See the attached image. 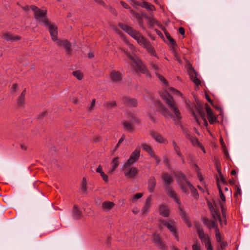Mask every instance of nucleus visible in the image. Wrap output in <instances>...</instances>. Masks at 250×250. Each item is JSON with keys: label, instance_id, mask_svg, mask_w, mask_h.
<instances>
[{"label": "nucleus", "instance_id": "obj_33", "mask_svg": "<svg viewBox=\"0 0 250 250\" xmlns=\"http://www.w3.org/2000/svg\"><path fill=\"white\" fill-rule=\"evenodd\" d=\"M144 48H145L147 52L150 54L151 56L154 57H157V54L156 53L155 50L153 46L151 44L150 42L146 45Z\"/></svg>", "mask_w": 250, "mask_h": 250}, {"label": "nucleus", "instance_id": "obj_11", "mask_svg": "<svg viewBox=\"0 0 250 250\" xmlns=\"http://www.w3.org/2000/svg\"><path fill=\"white\" fill-rule=\"evenodd\" d=\"M130 13L132 14L134 18L137 20L139 26L143 29H145L143 18H145V16H144V14H146L145 12H141L139 13L132 9L130 10Z\"/></svg>", "mask_w": 250, "mask_h": 250}, {"label": "nucleus", "instance_id": "obj_40", "mask_svg": "<svg viewBox=\"0 0 250 250\" xmlns=\"http://www.w3.org/2000/svg\"><path fill=\"white\" fill-rule=\"evenodd\" d=\"M215 167L218 174H221V165L220 161L217 159H214Z\"/></svg>", "mask_w": 250, "mask_h": 250}, {"label": "nucleus", "instance_id": "obj_21", "mask_svg": "<svg viewBox=\"0 0 250 250\" xmlns=\"http://www.w3.org/2000/svg\"><path fill=\"white\" fill-rule=\"evenodd\" d=\"M144 16H145V19L148 20L147 24L148 25L149 28H152L154 24L157 25L160 28L162 27V24L160 23L156 19L153 18H150L146 14H144Z\"/></svg>", "mask_w": 250, "mask_h": 250}, {"label": "nucleus", "instance_id": "obj_49", "mask_svg": "<svg viewBox=\"0 0 250 250\" xmlns=\"http://www.w3.org/2000/svg\"><path fill=\"white\" fill-rule=\"evenodd\" d=\"M208 119L209 124L211 125L213 124L214 123L218 122L214 114L213 115L208 116Z\"/></svg>", "mask_w": 250, "mask_h": 250}, {"label": "nucleus", "instance_id": "obj_43", "mask_svg": "<svg viewBox=\"0 0 250 250\" xmlns=\"http://www.w3.org/2000/svg\"><path fill=\"white\" fill-rule=\"evenodd\" d=\"M87 181L85 177H83L82 183L81 184V189L83 192H85L87 190Z\"/></svg>", "mask_w": 250, "mask_h": 250}, {"label": "nucleus", "instance_id": "obj_54", "mask_svg": "<svg viewBox=\"0 0 250 250\" xmlns=\"http://www.w3.org/2000/svg\"><path fill=\"white\" fill-rule=\"evenodd\" d=\"M172 52L173 54L174 55V56L175 57L176 61L178 62L179 63H181L182 61L180 58L179 57L178 54L177 52L176 49H173V50H172Z\"/></svg>", "mask_w": 250, "mask_h": 250}, {"label": "nucleus", "instance_id": "obj_24", "mask_svg": "<svg viewBox=\"0 0 250 250\" xmlns=\"http://www.w3.org/2000/svg\"><path fill=\"white\" fill-rule=\"evenodd\" d=\"M195 100L196 104L199 107L198 108H197V111H198V113L200 114V115L201 116L202 119L204 120V125L205 126H207L208 125V122H207L206 119H205V118L204 117L205 113H204V111H203L202 105H201L200 102H199V100H198V99L197 97H195Z\"/></svg>", "mask_w": 250, "mask_h": 250}, {"label": "nucleus", "instance_id": "obj_1", "mask_svg": "<svg viewBox=\"0 0 250 250\" xmlns=\"http://www.w3.org/2000/svg\"><path fill=\"white\" fill-rule=\"evenodd\" d=\"M118 25L132 38L136 40L140 45H143L144 47L147 44L148 45V43L150 42L142 35L139 31H137L130 26L121 22H119Z\"/></svg>", "mask_w": 250, "mask_h": 250}, {"label": "nucleus", "instance_id": "obj_17", "mask_svg": "<svg viewBox=\"0 0 250 250\" xmlns=\"http://www.w3.org/2000/svg\"><path fill=\"white\" fill-rule=\"evenodd\" d=\"M124 104L128 107H136L138 105V102L136 99L124 97L122 98Z\"/></svg>", "mask_w": 250, "mask_h": 250}, {"label": "nucleus", "instance_id": "obj_18", "mask_svg": "<svg viewBox=\"0 0 250 250\" xmlns=\"http://www.w3.org/2000/svg\"><path fill=\"white\" fill-rule=\"evenodd\" d=\"M1 38L7 42H15L21 40V37L18 35H13L9 32H6L2 34Z\"/></svg>", "mask_w": 250, "mask_h": 250}, {"label": "nucleus", "instance_id": "obj_32", "mask_svg": "<svg viewBox=\"0 0 250 250\" xmlns=\"http://www.w3.org/2000/svg\"><path fill=\"white\" fill-rule=\"evenodd\" d=\"M122 125L125 130L130 132H133L134 131V128L133 125L129 122L123 121L122 122Z\"/></svg>", "mask_w": 250, "mask_h": 250}, {"label": "nucleus", "instance_id": "obj_2", "mask_svg": "<svg viewBox=\"0 0 250 250\" xmlns=\"http://www.w3.org/2000/svg\"><path fill=\"white\" fill-rule=\"evenodd\" d=\"M30 8L34 12V17L36 21H38L43 25L48 24L49 21L47 16V10H42L35 5L30 6Z\"/></svg>", "mask_w": 250, "mask_h": 250}, {"label": "nucleus", "instance_id": "obj_28", "mask_svg": "<svg viewBox=\"0 0 250 250\" xmlns=\"http://www.w3.org/2000/svg\"><path fill=\"white\" fill-rule=\"evenodd\" d=\"M210 212L213 219L215 220L218 219L220 225L221 226H222L223 221L221 217L220 214L219 213V211L218 210L215 209L213 210H211Z\"/></svg>", "mask_w": 250, "mask_h": 250}, {"label": "nucleus", "instance_id": "obj_53", "mask_svg": "<svg viewBox=\"0 0 250 250\" xmlns=\"http://www.w3.org/2000/svg\"><path fill=\"white\" fill-rule=\"evenodd\" d=\"M161 29L164 31L166 38L167 39V40L169 41L172 38L170 36L169 33L167 32L166 28L162 26V27L161 28Z\"/></svg>", "mask_w": 250, "mask_h": 250}, {"label": "nucleus", "instance_id": "obj_45", "mask_svg": "<svg viewBox=\"0 0 250 250\" xmlns=\"http://www.w3.org/2000/svg\"><path fill=\"white\" fill-rule=\"evenodd\" d=\"M163 163L166 166L167 168L169 169L170 168V164L168 158L166 155H165L163 157Z\"/></svg>", "mask_w": 250, "mask_h": 250}, {"label": "nucleus", "instance_id": "obj_38", "mask_svg": "<svg viewBox=\"0 0 250 250\" xmlns=\"http://www.w3.org/2000/svg\"><path fill=\"white\" fill-rule=\"evenodd\" d=\"M112 167L111 168V171H113L115 170V169L118 167L119 163V158L118 157H115L111 161Z\"/></svg>", "mask_w": 250, "mask_h": 250}, {"label": "nucleus", "instance_id": "obj_62", "mask_svg": "<svg viewBox=\"0 0 250 250\" xmlns=\"http://www.w3.org/2000/svg\"><path fill=\"white\" fill-rule=\"evenodd\" d=\"M152 158L155 159L157 165H158L160 163V159L159 156L154 153L151 156Z\"/></svg>", "mask_w": 250, "mask_h": 250}, {"label": "nucleus", "instance_id": "obj_8", "mask_svg": "<svg viewBox=\"0 0 250 250\" xmlns=\"http://www.w3.org/2000/svg\"><path fill=\"white\" fill-rule=\"evenodd\" d=\"M152 242L160 250H167V248L162 240L160 234L154 233L152 235Z\"/></svg>", "mask_w": 250, "mask_h": 250}, {"label": "nucleus", "instance_id": "obj_5", "mask_svg": "<svg viewBox=\"0 0 250 250\" xmlns=\"http://www.w3.org/2000/svg\"><path fill=\"white\" fill-rule=\"evenodd\" d=\"M159 222L170 232L175 239L179 241L177 228L175 225V222L173 220H169L168 221L164 219H160Z\"/></svg>", "mask_w": 250, "mask_h": 250}, {"label": "nucleus", "instance_id": "obj_42", "mask_svg": "<svg viewBox=\"0 0 250 250\" xmlns=\"http://www.w3.org/2000/svg\"><path fill=\"white\" fill-rule=\"evenodd\" d=\"M17 103L19 107H23L25 104V97L20 96L17 99Z\"/></svg>", "mask_w": 250, "mask_h": 250}, {"label": "nucleus", "instance_id": "obj_14", "mask_svg": "<svg viewBox=\"0 0 250 250\" xmlns=\"http://www.w3.org/2000/svg\"><path fill=\"white\" fill-rule=\"evenodd\" d=\"M149 133L152 138L156 142L159 143H163L165 144L168 143L167 140L164 138L160 133L157 132V131L153 130H150Z\"/></svg>", "mask_w": 250, "mask_h": 250}, {"label": "nucleus", "instance_id": "obj_35", "mask_svg": "<svg viewBox=\"0 0 250 250\" xmlns=\"http://www.w3.org/2000/svg\"><path fill=\"white\" fill-rule=\"evenodd\" d=\"M217 187L218 189L220 197L221 200L223 202H225L226 201V199L225 196L224 195V194L223 192V191L221 188V186L219 184V180H218V178H217Z\"/></svg>", "mask_w": 250, "mask_h": 250}, {"label": "nucleus", "instance_id": "obj_6", "mask_svg": "<svg viewBox=\"0 0 250 250\" xmlns=\"http://www.w3.org/2000/svg\"><path fill=\"white\" fill-rule=\"evenodd\" d=\"M140 151L139 148H136L135 150L131 153L129 159L124 165V168L129 167L139 159L140 155Z\"/></svg>", "mask_w": 250, "mask_h": 250}, {"label": "nucleus", "instance_id": "obj_41", "mask_svg": "<svg viewBox=\"0 0 250 250\" xmlns=\"http://www.w3.org/2000/svg\"><path fill=\"white\" fill-rule=\"evenodd\" d=\"M72 75L79 80H82L83 78V74L80 70L73 71Z\"/></svg>", "mask_w": 250, "mask_h": 250}, {"label": "nucleus", "instance_id": "obj_20", "mask_svg": "<svg viewBox=\"0 0 250 250\" xmlns=\"http://www.w3.org/2000/svg\"><path fill=\"white\" fill-rule=\"evenodd\" d=\"M183 133L186 136V138L188 140H190L191 144L194 146H198L199 145H201V143L198 141V139L196 137L193 136L190 133H189L187 130H184Z\"/></svg>", "mask_w": 250, "mask_h": 250}, {"label": "nucleus", "instance_id": "obj_34", "mask_svg": "<svg viewBox=\"0 0 250 250\" xmlns=\"http://www.w3.org/2000/svg\"><path fill=\"white\" fill-rule=\"evenodd\" d=\"M141 7L149 11H154L156 10L154 5L147 1H143L141 2Z\"/></svg>", "mask_w": 250, "mask_h": 250}, {"label": "nucleus", "instance_id": "obj_57", "mask_svg": "<svg viewBox=\"0 0 250 250\" xmlns=\"http://www.w3.org/2000/svg\"><path fill=\"white\" fill-rule=\"evenodd\" d=\"M205 246L207 250H213L212 248L210 240L208 239V242L205 243Z\"/></svg>", "mask_w": 250, "mask_h": 250}, {"label": "nucleus", "instance_id": "obj_36", "mask_svg": "<svg viewBox=\"0 0 250 250\" xmlns=\"http://www.w3.org/2000/svg\"><path fill=\"white\" fill-rule=\"evenodd\" d=\"M178 185L179 186V188L183 193H185L186 194H188L189 193V191L187 186L188 185L186 182L182 183L179 182Z\"/></svg>", "mask_w": 250, "mask_h": 250}, {"label": "nucleus", "instance_id": "obj_59", "mask_svg": "<svg viewBox=\"0 0 250 250\" xmlns=\"http://www.w3.org/2000/svg\"><path fill=\"white\" fill-rule=\"evenodd\" d=\"M116 106V102L113 101L112 102H107L106 103V106L107 108H112Z\"/></svg>", "mask_w": 250, "mask_h": 250}, {"label": "nucleus", "instance_id": "obj_30", "mask_svg": "<svg viewBox=\"0 0 250 250\" xmlns=\"http://www.w3.org/2000/svg\"><path fill=\"white\" fill-rule=\"evenodd\" d=\"M188 187L189 188L192 196L194 197L195 200H197L199 198V193L197 189L192 185L190 182H188Z\"/></svg>", "mask_w": 250, "mask_h": 250}, {"label": "nucleus", "instance_id": "obj_61", "mask_svg": "<svg viewBox=\"0 0 250 250\" xmlns=\"http://www.w3.org/2000/svg\"><path fill=\"white\" fill-rule=\"evenodd\" d=\"M207 206L208 207V209L210 211L211 210H213L215 209V208H214L212 204L211 203V202L209 200L207 201Z\"/></svg>", "mask_w": 250, "mask_h": 250}, {"label": "nucleus", "instance_id": "obj_39", "mask_svg": "<svg viewBox=\"0 0 250 250\" xmlns=\"http://www.w3.org/2000/svg\"><path fill=\"white\" fill-rule=\"evenodd\" d=\"M114 204L110 201H104L102 203V207L105 209H110L113 208Z\"/></svg>", "mask_w": 250, "mask_h": 250}, {"label": "nucleus", "instance_id": "obj_56", "mask_svg": "<svg viewBox=\"0 0 250 250\" xmlns=\"http://www.w3.org/2000/svg\"><path fill=\"white\" fill-rule=\"evenodd\" d=\"M100 175L101 176L102 179L104 181L105 183H107L109 181L108 180V176L106 174H105L104 172H101V174H100Z\"/></svg>", "mask_w": 250, "mask_h": 250}, {"label": "nucleus", "instance_id": "obj_22", "mask_svg": "<svg viewBox=\"0 0 250 250\" xmlns=\"http://www.w3.org/2000/svg\"><path fill=\"white\" fill-rule=\"evenodd\" d=\"M157 105L159 106V110L160 111L162 115L164 116H166L167 115H168L170 116H172V115L170 112L168 110L167 108L165 106L164 104H163L160 101L158 100L156 101Z\"/></svg>", "mask_w": 250, "mask_h": 250}, {"label": "nucleus", "instance_id": "obj_55", "mask_svg": "<svg viewBox=\"0 0 250 250\" xmlns=\"http://www.w3.org/2000/svg\"><path fill=\"white\" fill-rule=\"evenodd\" d=\"M228 246V243L226 241H222L220 243V247L218 246L220 250H226V248Z\"/></svg>", "mask_w": 250, "mask_h": 250}, {"label": "nucleus", "instance_id": "obj_23", "mask_svg": "<svg viewBox=\"0 0 250 250\" xmlns=\"http://www.w3.org/2000/svg\"><path fill=\"white\" fill-rule=\"evenodd\" d=\"M170 210L167 206L161 204L159 208V214L165 217H167L169 215Z\"/></svg>", "mask_w": 250, "mask_h": 250}, {"label": "nucleus", "instance_id": "obj_12", "mask_svg": "<svg viewBox=\"0 0 250 250\" xmlns=\"http://www.w3.org/2000/svg\"><path fill=\"white\" fill-rule=\"evenodd\" d=\"M135 65L136 67L135 71L137 73L139 71L140 73L146 75V77L151 78V75L149 72L148 69L142 62L140 61L136 62Z\"/></svg>", "mask_w": 250, "mask_h": 250}, {"label": "nucleus", "instance_id": "obj_7", "mask_svg": "<svg viewBox=\"0 0 250 250\" xmlns=\"http://www.w3.org/2000/svg\"><path fill=\"white\" fill-rule=\"evenodd\" d=\"M187 71L190 80L194 83L196 86L200 85L201 83V80L197 78L198 73L195 71L191 64H190L189 65Z\"/></svg>", "mask_w": 250, "mask_h": 250}, {"label": "nucleus", "instance_id": "obj_29", "mask_svg": "<svg viewBox=\"0 0 250 250\" xmlns=\"http://www.w3.org/2000/svg\"><path fill=\"white\" fill-rule=\"evenodd\" d=\"M152 201V197L150 195L148 196L145 203V205L142 208V211L143 214H145L148 211L149 208L151 206V202Z\"/></svg>", "mask_w": 250, "mask_h": 250}, {"label": "nucleus", "instance_id": "obj_46", "mask_svg": "<svg viewBox=\"0 0 250 250\" xmlns=\"http://www.w3.org/2000/svg\"><path fill=\"white\" fill-rule=\"evenodd\" d=\"M219 205L220 206L221 212L222 214V217L225 218V216H227V208L224 206L223 203L222 202H220Z\"/></svg>", "mask_w": 250, "mask_h": 250}, {"label": "nucleus", "instance_id": "obj_37", "mask_svg": "<svg viewBox=\"0 0 250 250\" xmlns=\"http://www.w3.org/2000/svg\"><path fill=\"white\" fill-rule=\"evenodd\" d=\"M142 147L143 149L147 153H148L150 156H151L154 153H155L153 150L152 147L148 145L143 144L142 145Z\"/></svg>", "mask_w": 250, "mask_h": 250}, {"label": "nucleus", "instance_id": "obj_9", "mask_svg": "<svg viewBox=\"0 0 250 250\" xmlns=\"http://www.w3.org/2000/svg\"><path fill=\"white\" fill-rule=\"evenodd\" d=\"M45 27L48 28V31L49 32L51 39L53 41H57L58 39V27L54 23H51L49 21L48 24L46 25L45 24L43 25Z\"/></svg>", "mask_w": 250, "mask_h": 250}, {"label": "nucleus", "instance_id": "obj_51", "mask_svg": "<svg viewBox=\"0 0 250 250\" xmlns=\"http://www.w3.org/2000/svg\"><path fill=\"white\" fill-rule=\"evenodd\" d=\"M169 41V46L170 47H171V50H173V49H175V47L177 46V44L175 42V41L173 39H171Z\"/></svg>", "mask_w": 250, "mask_h": 250}, {"label": "nucleus", "instance_id": "obj_10", "mask_svg": "<svg viewBox=\"0 0 250 250\" xmlns=\"http://www.w3.org/2000/svg\"><path fill=\"white\" fill-rule=\"evenodd\" d=\"M56 43L59 46H63L65 50L66 53L68 55L71 54V43L67 40H60L58 39L56 41Z\"/></svg>", "mask_w": 250, "mask_h": 250}, {"label": "nucleus", "instance_id": "obj_27", "mask_svg": "<svg viewBox=\"0 0 250 250\" xmlns=\"http://www.w3.org/2000/svg\"><path fill=\"white\" fill-rule=\"evenodd\" d=\"M72 217L76 220H80L83 217L81 210L76 205H74L72 209Z\"/></svg>", "mask_w": 250, "mask_h": 250}, {"label": "nucleus", "instance_id": "obj_31", "mask_svg": "<svg viewBox=\"0 0 250 250\" xmlns=\"http://www.w3.org/2000/svg\"><path fill=\"white\" fill-rule=\"evenodd\" d=\"M164 100L166 103L171 109L176 106L173 97L169 94H168V96L167 97H165L164 98Z\"/></svg>", "mask_w": 250, "mask_h": 250}, {"label": "nucleus", "instance_id": "obj_19", "mask_svg": "<svg viewBox=\"0 0 250 250\" xmlns=\"http://www.w3.org/2000/svg\"><path fill=\"white\" fill-rule=\"evenodd\" d=\"M110 78L111 80L115 83H118L122 82L123 76L120 71L112 70L110 73Z\"/></svg>", "mask_w": 250, "mask_h": 250}, {"label": "nucleus", "instance_id": "obj_64", "mask_svg": "<svg viewBox=\"0 0 250 250\" xmlns=\"http://www.w3.org/2000/svg\"><path fill=\"white\" fill-rule=\"evenodd\" d=\"M120 4H121V5L125 8V9H130V7L128 5V4L126 3L124 1H120Z\"/></svg>", "mask_w": 250, "mask_h": 250}, {"label": "nucleus", "instance_id": "obj_63", "mask_svg": "<svg viewBox=\"0 0 250 250\" xmlns=\"http://www.w3.org/2000/svg\"><path fill=\"white\" fill-rule=\"evenodd\" d=\"M129 116L131 117V118L132 119V120H133L136 123H137L138 124H139L140 123V120L139 119L137 118L135 116L134 114H133L132 113H130Z\"/></svg>", "mask_w": 250, "mask_h": 250}, {"label": "nucleus", "instance_id": "obj_60", "mask_svg": "<svg viewBox=\"0 0 250 250\" xmlns=\"http://www.w3.org/2000/svg\"><path fill=\"white\" fill-rule=\"evenodd\" d=\"M47 112L46 111H44L37 115V118L39 119H42L45 116L47 115Z\"/></svg>", "mask_w": 250, "mask_h": 250}, {"label": "nucleus", "instance_id": "obj_16", "mask_svg": "<svg viewBox=\"0 0 250 250\" xmlns=\"http://www.w3.org/2000/svg\"><path fill=\"white\" fill-rule=\"evenodd\" d=\"M202 222L205 226H206L209 230L212 229H215L218 228L217 223L214 220H210L206 217L202 218Z\"/></svg>", "mask_w": 250, "mask_h": 250}, {"label": "nucleus", "instance_id": "obj_4", "mask_svg": "<svg viewBox=\"0 0 250 250\" xmlns=\"http://www.w3.org/2000/svg\"><path fill=\"white\" fill-rule=\"evenodd\" d=\"M170 198H172L174 201L179 205L178 209L180 210L179 215L183 221L187 224L188 227H191L192 225L191 222L189 220L187 214L184 211V208L181 205V201L178 197L177 194L174 193V194H173V195Z\"/></svg>", "mask_w": 250, "mask_h": 250}, {"label": "nucleus", "instance_id": "obj_25", "mask_svg": "<svg viewBox=\"0 0 250 250\" xmlns=\"http://www.w3.org/2000/svg\"><path fill=\"white\" fill-rule=\"evenodd\" d=\"M156 186V180L154 176H151L148 180V190L149 192L153 193Z\"/></svg>", "mask_w": 250, "mask_h": 250}, {"label": "nucleus", "instance_id": "obj_44", "mask_svg": "<svg viewBox=\"0 0 250 250\" xmlns=\"http://www.w3.org/2000/svg\"><path fill=\"white\" fill-rule=\"evenodd\" d=\"M215 238L217 243H220L222 241V237L219 229V228H216L215 230Z\"/></svg>", "mask_w": 250, "mask_h": 250}, {"label": "nucleus", "instance_id": "obj_52", "mask_svg": "<svg viewBox=\"0 0 250 250\" xmlns=\"http://www.w3.org/2000/svg\"><path fill=\"white\" fill-rule=\"evenodd\" d=\"M205 108H206L208 116L213 115L214 114L212 112V110H211V109L210 108V107L208 104H206Z\"/></svg>", "mask_w": 250, "mask_h": 250}, {"label": "nucleus", "instance_id": "obj_3", "mask_svg": "<svg viewBox=\"0 0 250 250\" xmlns=\"http://www.w3.org/2000/svg\"><path fill=\"white\" fill-rule=\"evenodd\" d=\"M162 179L164 184L165 191L168 196L170 198L175 193L170 187L171 184L173 181V178L169 173H164L162 175Z\"/></svg>", "mask_w": 250, "mask_h": 250}, {"label": "nucleus", "instance_id": "obj_13", "mask_svg": "<svg viewBox=\"0 0 250 250\" xmlns=\"http://www.w3.org/2000/svg\"><path fill=\"white\" fill-rule=\"evenodd\" d=\"M123 170H124V173L125 176L127 178L133 179L138 174L139 170L138 169L134 167H127L126 168H124L123 167Z\"/></svg>", "mask_w": 250, "mask_h": 250}, {"label": "nucleus", "instance_id": "obj_26", "mask_svg": "<svg viewBox=\"0 0 250 250\" xmlns=\"http://www.w3.org/2000/svg\"><path fill=\"white\" fill-rule=\"evenodd\" d=\"M175 175L176 178L177 184H179V182L182 183L186 182L187 185H188V182H190L187 178L186 175L182 172L178 171Z\"/></svg>", "mask_w": 250, "mask_h": 250}, {"label": "nucleus", "instance_id": "obj_15", "mask_svg": "<svg viewBox=\"0 0 250 250\" xmlns=\"http://www.w3.org/2000/svg\"><path fill=\"white\" fill-rule=\"evenodd\" d=\"M196 230L198 235L199 238L204 244L208 242V239L210 240L208 235H205L203 228L200 225L196 224L195 226Z\"/></svg>", "mask_w": 250, "mask_h": 250}, {"label": "nucleus", "instance_id": "obj_47", "mask_svg": "<svg viewBox=\"0 0 250 250\" xmlns=\"http://www.w3.org/2000/svg\"><path fill=\"white\" fill-rule=\"evenodd\" d=\"M172 109H173V112H174V113L175 114V115L176 117L177 118V119L178 120H181L182 117H181V113H180L178 108L175 106L174 107H173Z\"/></svg>", "mask_w": 250, "mask_h": 250}, {"label": "nucleus", "instance_id": "obj_48", "mask_svg": "<svg viewBox=\"0 0 250 250\" xmlns=\"http://www.w3.org/2000/svg\"><path fill=\"white\" fill-rule=\"evenodd\" d=\"M235 188L236 191L234 192L233 196L234 198H237L238 195H240L241 194V189L240 187L238 185H235Z\"/></svg>", "mask_w": 250, "mask_h": 250}, {"label": "nucleus", "instance_id": "obj_58", "mask_svg": "<svg viewBox=\"0 0 250 250\" xmlns=\"http://www.w3.org/2000/svg\"><path fill=\"white\" fill-rule=\"evenodd\" d=\"M143 195L142 193H137L134 194L132 197V201H135L141 198Z\"/></svg>", "mask_w": 250, "mask_h": 250}, {"label": "nucleus", "instance_id": "obj_50", "mask_svg": "<svg viewBox=\"0 0 250 250\" xmlns=\"http://www.w3.org/2000/svg\"><path fill=\"white\" fill-rule=\"evenodd\" d=\"M155 74L157 77L158 78V79L164 84H167L168 83L167 80L164 78V77H163L160 74L158 73L157 72H156Z\"/></svg>", "mask_w": 250, "mask_h": 250}]
</instances>
